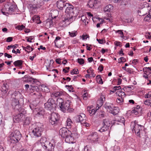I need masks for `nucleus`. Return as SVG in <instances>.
I'll use <instances>...</instances> for the list:
<instances>
[{
  "mask_svg": "<svg viewBox=\"0 0 151 151\" xmlns=\"http://www.w3.org/2000/svg\"><path fill=\"white\" fill-rule=\"evenodd\" d=\"M65 6L66 7L65 13L68 14L67 15L63 21L66 23L68 22L71 23L75 19L76 16L77 15L78 9L67 3L65 4Z\"/></svg>",
  "mask_w": 151,
  "mask_h": 151,
  "instance_id": "obj_1",
  "label": "nucleus"
},
{
  "mask_svg": "<svg viewBox=\"0 0 151 151\" xmlns=\"http://www.w3.org/2000/svg\"><path fill=\"white\" fill-rule=\"evenodd\" d=\"M59 134L62 137L65 139V141L66 142L69 143H73L74 138H76V137L75 136L76 134L72 133L66 128L63 127L60 129Z\"/></svg>",
  "mask_w": 151,
  "mask_h": 151,
  "instance_id": "obj_2",
  "label": "nucleus"
},
{
  "mask_svg": "<svg viewBox=\"0 0 151 151\" xmlns=\"http://www.w3.org/2000/svg\"><path fill=\"white\" fill-rule=\"evenodd\" d=\"M32 134L35 138L41 136L43 130V124L39 122L37 123L32 125Z\"/></svg>",
  "mask_w": 151,
  "mask_h": 151,
  "instance_id": "obj_3",
  "label": "nucleus"
},
{
  "mask_svg": "<svg viewBox=\"0 0 151 151\" xmlns=\"http://www.w3.org/2000/svg\"><path fill=\"white\" fill-rule=\"evenodd\" d=\"M45 108L51 111H54L56 109L57 104L55 100L52 98L49 99L45 104Z\"/></svg>",
  "mask_w": 151,
  "mask_h": 151,
  "instance_id": "obj_4",
  "label": "nucleus"
},
{
  "mask_svg": "<svg viewBox=\"0 0 151 151\" xmlns=\"http://www.w3.org/2000/svg\"><path fill=\"white\" fill-rule=\"evenodd\" d=\"M17 111H19V113L13 117V121L15 123L22 121L24 117L25 110L24 109H20Z\"/></svg>",
  "mask_w": 151,
  "mask_h": 151,
  "instance_id": "obj_5",
  "label": "nucleus"
},
{
  "mask_svg": "<svg viewBox=\"0 0 151 151\" xmlns=\"http://www.w3.org/2000/svg\"><path fill=\"white\" fill-rule=\"evenodd\" d=\"M131 126L133 132H134V131L136 135L140 136V134L142 133L144 127L135 123H132Z\"/></svg>",
  "mask_w": 151,
  "mask_h": 151,
  "instance_id": "obj_6",
  "label": "nucleus"
},
{
  "mask_svg": "<svg viewBox=\"0 0 151 151\" xmlns=\"http://www.w3.org/2000/svg\"><path fill=\"white\" fill-rule=\"evenodd\" d=\"M71 103L72 102L71 101L68 100H67L64 104H63V105L61 107V110L63 112H65L66 111L68 112L71 111V108L73 106Z\"/></svg>",
  "mask_w": 151,
  "mask_h": 151,
  "instance_id": "obj_7",
  "label": "nucleus"
},
{
  "mask_svg": "<svg viewBox=\"0 0 151 151\" xmlns=\"http://www.w3.org/2000/svg\"><path fill=\"white\" fill-rule=\"evenodd\" d=\"M59 114L55 113H52L50 116L49 122L51 124L55 125L57 124L58 121L59 120Z\"/></svg>",
  "mask_w": 151,
  "mask_h": 151,
  "instance_id": "obj_8",
  "label": "nucleus"
},
{
  "mask_svg": "<svg viewBox=\"0 0 151 151\" xmlns=\"http://www.w3.org/2000/svg\"><path fill=\"white\" fill-rule=\"evenodd\" d=\"M102 124L103 126L99 130L101 132H105L108 129L110 125V123L108 119H105L103 120Z\"/></svg>",
  "mask_w": 151,
  "mask_h": 151,
  "instance_id": "obj_9",
  "label": "nucleus"
},
{
  "mask_svg": "<svg viewBox=\"0 0 151 151\" xmlns=\"http://www.w3.org/2000/svg\"><path fill=\"white\" fill-rule=\"evenodd\" d=\"M55 143L53 141L49 142L47 145L44 146L43 148L45 151H54L55 147Z\"/></svg>",
  "mask_w": 151,
  "mask_h": 151,
  "instance_id": "obj_10",
  "label": "nucleus"
},
{
  "mask_svg": "<svg viewBox=\"0 0 151 151\" xmlns=\"http://www.w3.org/2000/svg\"><path fill=\"white\" fill-rule=\"evenodd\" d=\"M17 6L16 5H12L10 6L7 5L4 6V10L5 9L6 11L8 12L9 14H12L17 10Z\"/></svg>",
  "mask_w": 151,
  "mask_h": 151,
  "instance_id": "obj_11",
  "label": "nucleus"
},
{
  "mask_svg": "<svg viewBox=\"0 0 151 151\" xmlns=\"http://www.w3.org/2000/svg\"><path fill=\"white\" fill-rule=\"evenodd\" d=\"M12 106L13 109L17 110H19L20 109H22L20 107L19 100L18 99L15 98H13L12 99Z\"/></svg>",
  "mask_w": 151,
  "mask_h": 151,
  "instance_id": "obj_12",
  "label": "nucleus"
},
{
  "mask_svg": "<svg viewBox=\"0 0 151 151\" xmlns=\"http://www.w3.org/2000/svg\"><path fill=\"white\" fill-rule=\"evenodd\" d=\"M33 113L37 116H43L45 114V111L42 108H37L33 110Z\"/></svg>",
  "mask_w": 151,
  "mask_h": 151,
  "instance_id": "obj_13",
  "label": "nucleus"
},
{
  "mask_svg": "<svg viewBox=\"0 0 151 151\" xmlns=\"http://www.w3.org/2000/svg\"><path fill=\"white\" fill-rule=\"evenodd\" d=\"M89 137L91 141L93 142L98 141L99 137L96 132H92L89 136Z\"/></svg>",
  "mask_w": 151,
  "mask_h": 151,
  "instance_id": "obj_14",
  "label": "nucleus"
},
{
  "mask_svg": "<svg viewBox=\"0 0 151 151\" xmlns=\"http://www.w3.org/2000/svg\"><path fill=\"white\" fill-rule=\"evenodd\" d=\"M65 1L63 0L58 1L57 2V6L58 8L60 10L63 9L64 7L65 8L66 6H65Z\"/></svg>",
  "mask_w": 151,
  "mask_h": 151,
  "instance_id": "obj_15",
  "label": "nucleus"
},
{
  "mask_svg": "<svg viewBox=\"0 0 151 151\" xmlns=\"http://www.w3.org/2000/svg\"><path fill=\"white\" fill-rule=\"evenodd\" d=\"M77 121L78 122H80L81 124L85 120V115L83 114H81L80 115H77L76 116Z\"/></svg>",
  "mask_w": 151,
  "mask_h": 151,
  "instance_id": "obj_16",
  "label": "nucleus"
},
{
  "mask_svg": "<svg viewBox=\"0 0 151 151\" xmlns=\"http://www.w3.org/2000/svg\"><path fill=\"white\" fill-rule=\"evenodd\" d=\"M11 134L12 135H14V136L17 138V139L19 141L20 140L21 137V134L18 130H15L14 132Z\"/></svg>",
  "mask_w": 151,
  "mask_h": 151,
  "instance_id": "obj_17",
  "label": "nucleus"
},
{
  "mask_svg": "<svg viewBox=\"0 0 151 151\" xmlns=\"http://www.w3.org/2000/svg\"><path fill=\"white\" fill-rule=\"evenodd\" d=\"M32 86V88L33 89H36V90L37 92L36 93H34V94L36 95L37 96V97L38 98H40V97L42 96V94L40 92H38V91L39 90V89L38 88V87L37 86Z\"/></svg>",
  "mask_w": 151,
  "mask_h": 151,
  "instance_id": "obj_18",
  "label": "nucleus"
},
{
  "mask_svg": "<svg viewBox=\"0 0 151 151\" xmlns=\"http://www.w3.org/2000/svg\"><path fill=\"white\" fill-rule=\"evenodd\" d=\"M61 38V37L59 36L57 37H56L54 41V43L55 46L57 47L59 46L61 47L63 46V44H60V40Z\"/></svg>",
  "mask_w": 151,
  "mask_h": 151,
  "instance_id": "obj_19",
  "label": "nucleus"
},
{
  "mask_svg": "<svg viewBox=\"0 0 151 151\" xmlns=\"http://www.w3.org/2000/svg\"><path fill=\"white\" fill-rule=\"evenodd\" d=\"M40 141L42 148L45 145H47V143L49 142V141L47 140V139L45 137L42 138L40 139Z\"/></svg>",
  "mask_w": 151,
  "mask_h": 151,
  "instance_id": "obj_20",
  "label": "nucleus"
},
{
  "mask_svg": "<svg viewBox=\"0 0 151 151\" xmlns=\"http://www.w3.org/2000/svg\"><path fill=\"white\" fill-rule=\"evenodd\" d=\"M97 3V1L95 0H90L88 2V5L89 7L92 8L96 6Z\"/></svg>",
  "mask_w": 151,
  "mask_h": 151,
  "instance_id": "obj_21",
  "label": "nucleus"
},
{
  "mask_svg": "<svg viewBox=\"0 0 151 151\" xmlns=\"http://www.w3.org/2000/svg\"><path fill=\"white\" fill-rule=\"evenodd\" d=\"M10 142L11 143H15L17 142L19 140L17 139V138L14 136V135H12L11 134L10 135Z\"/></svg>",
  "mask_w": 151,
  "mask_h": 151,
  "instance_id": "obj_22",
  "label": "nucleus"
},
{
  "mask_svg": "<svg viewBox=\"0 0 151 151\" xmlns=\"http://www.w3.org/2000/svg\"><path fill=\"white\" fill-rule=\"evenodd\" d=\"M63 95V92L62 91H55L52 94V96H53L55 97H58Z\"/></svg>",
  "mask_w": 151,
  "mask_h": 151,
  "instance_id": "obj_23",
  "label": "nucleus"
},
{
  "mask_svg": "<svg viewBox=\"0 0 151 151\" xmlns=\"http://www.w3.org/2000/svg\"><path fill=\"white\" fill-rule=\"evenodd\" d=\"M110 113L114 115H116L117 114L119 111V109L117 107H114Z\"/></svg>",
  "mask_w": 151,
  "mask_h": 151,
  "instance_id": "obj_24",
  "label": "nucleus"
},
{
  "mask_svg": "<svg viewBox=\"0 0 151 151\" xmlns=\"http://www.w3.org/2000/svg\"><path fill=\"white\" fill-rule=\"evenodd\" d=\"M9 86L7 83H4L3 86L2 87V91L3 92V93L5 94L8 91V88Z\"/></svg>",
  "mask_w": 151,
  "mask_h": 151,
  "instance_id": "obj_25",
  "label": "nucleus"
},
{
  "mask_svg": "<svg viewBox=\"0 0 151 151\" xmlns=\"http://www.w3.org/2000/svg\"><path fill=\"white\" fill-rule=\"evenodd\" d=\"M113 9V6L111 4H109L104 8V11L105 12H110Z\"/></svg>",
  "mask_w": 151,
  "mask_h": 151,
  "instance_id": "obj_26",
  "label": "nucleus"
},
{
  "mask_svg": "<svg viewBox=\"0 0 151 151\" xmlns=\"http://www.w3.org/2000/svg\"><path fill=\"white\" fill-rule=\"evenodd\" d=\"M23 61L21 60H17L15 61L13 63V64L15 66H20L23 63Z\"/></svg>",
  "mask_w": 151,
  "mask_h": 151,
  "instance_id": "obj_27",
  "label": "nucleus"
},
{
  "mask_svg": "<svg viewBox=\"0 0 151 151\" xmlns=\"http://www.w3.org/2000/svg\"><path fill=\"white\" fill-rule=\"evenodd\" d=\"M57 104H58L60 108L61 109L62 107V106L63 105L64 101L61 98H58L57 100Z\"/></svg>",
  "mask_w": 151,
  "mask_h": 151,
  "instance_id": "obj_28",
  "label": "nucleus"
},
{
  "mask_svg": "<svg viewBox=\"0 0 151 151\" xmlns=\"http://www.w3.org/2000/svg\"><path fill=\"white\" fill-rule=\"evenodd\" d=\"M96 81L97 83L99 84H102L103 82L102 79L100 75H98L96 77Z\"/></svg>",
  "mask_w": 151,
  "mask_h": 151,
  "instance_id": "obj_29",
  "label": "nucleus"
},
{
  "mask_svg": "<svg viewBox=\"0 0 151 151\" xmlns=\"http://www.w3.org/2000/svg\"><path fill=\"white\" fill-rule=\"evenodd\" d=\"M115 122H113L114 124H115L116 123V122H120L124 124L125 123V120L124 117H119V119L117 120H115Z\"/></svg>",
  "mask_w": 151,
  "mask_h": 151,
  "instance_id": "obj_30",
  "label": "nucleus"
},
{
  "mask_svg": "<svg viewBox=\"0 0 151 151\" xmlns=\"http://www.w3.org/2000/svg\"><path fill=\"white\" fill-rule=\"evenodd\" d=\"M31 119L29 117H26L24 122V124L29 125L31 122Z\"/></svg>",
  "mask_w": 151,
  "mask_h": 151,
  "instance_id": "obj_31",
  "label": "nucleus"
},
{
  "mask_svg": "<svg viewBox=\"0 0 151 151\" xmlns=\"http://www.w3.org/2000/svg\"><path fill=\"white\" fill-rule=\"evenodd\" d=\"M120 148L119 146L115 145L111 147V151H119Z\"/></svg>",
  "mask_w": 151,
  "mask_h": 151,
  "instance_id": "obj_32",
  "label": "nucleus"
},
{
  "mask_svg": "<svg viewBox=\"0 0 151 151\" xmlns=\"http://www.w3.org/2000/svg\"><path fill=\"white\" fill-rule=\"evenodd\" d=\"M67 126L68 127V128H70L72 124V122L70 119L68 118L66 121Z\"/></svg>",
  "mask_w": 151,
  "mask_h": 151,
  "instance_id": "obj_33",
  "label": "nucleus"
},
{
  "mask_svg": "<svg viewBox=\"0 0 151 151\" xmlns=\"http://www.w3.org/2000/svg\"><path fill=\"white\" fill-rule=\"evenodd\" d=\"M143 70L144 72L149 73V74L151 73V67H145L143 68Z\"/></svg>",
  "mask_w": 151,
  "mask_h": 151,
  "instance_id": "obj_34",
  "label": "nucleus"
},
{
  "mask_svg": "<svg viewBox=\"0 0 151 151\" xmlns=\"http://www.w3.org/2000/svg\"><path fill=\"white\" fill-rule=\"evenodd\" d=\"M68 33L70 37H73L76 35L77 34V32L76 31H74L72 32H69Z\"/></svg>",
  "mask_w": 151,
  "mask_h": 151,
  "instance_id": "obj_35",
  "label": "nucleus"
},
{
  "mask_svg": "<svg viewBox=\"0 0 151 151\" xmlns=\"http://www.w3.org/2000/svg\"><path fill=\"white\" fill-rule=\"evenodd\" d=\"M32 19L33 20H35L38 21H39V22H37V24H40L41 23V21L40 20V17L38 16H37L36 15L35 16L32 17Z\"/></svg>",
  "mask_w": 151,
  "mask_h": 151,
  "instance_id": "obj_36",
  "label": "nucleus"
},
{
  "mask_svg": "<svg viewBox=\"0 0 151 151\" xmlns=\"http://www.w3.org/2000/svg\"><path fill=\"white\" fill-rule=\"evenodd\" d=\"M104 107L107 109H109L110 110L109 112H110L111 110H112L113 108L110 105H108V104H105L104 105Z\"/></svg>",
  "mask_w": 151,
  "mask_h": 151,
  "instance_id": "obj_37",
  "label": "nucleus"
},
{
  "mask_svg": "<svg viewBox=\"0 0 151 151\" xmlns=\"http://www.w3.org/2000/svg\"><path fill=\"white\" fill-rule=\"evenodd\" d=\"M83 151H91V148L89 145H87L84 147Z\"/></svg>",
  "mask_w": 151,
  "mask_h": 151,
  "instance_id": "obj_38",
  "label": "nucleus"
},
{
  "mask_svg": "<svg viewBox=\"0 0 151 151\" xmlns=\"http://www.w3.org/2000/svg\"><path fill=\"white\" fill-rule=\"evenodd\" d=\"M18 46V45L17 44H15L14 45H9L7 46V49L8 50H9L10 48L12 47L14 49H15L17 48Z\"/></svg>",
  "mask_w": 151,
  "mask_h": 151,
  "instance_id": "obj_39",
  "label": "nucleus"
},
{
  "mask_svg": "<svg viewBox=\"0 0 151 151\" xmlns=\"http://www.w3.org/2000/svg\"><path fill=\"white\" fill-rule=\"evenodd\" d=\"M105 113L104 111H100L99 112V115L100 118H102L104 117Z\"/></svg>",
  "mask_w": 151,
  "mask_h": 151,
  "instance_id": "obj_40",
  "label": "nucleus"
},
{
  "mask_svg": "<svg viewBox=\"0 0 151 151\" xmlns=\"http://www.w3.org/2000/svg\"><path fill=\"white\" fill-rule=\"evenodd\" d=\"M78 73V70L77 69H74L70 72L71 74H77Z\"/></svg>",
  "mask_w": 151,
  "mask_h": 151,
  "instance_id": "obj_41",
  "label": "nucleus"
},
{
  "mask_svg": "<svg viewBox=\"0 0 151 151\" xmlns=\"http://www.w3.org/2000/svg\"><path fill=\"white\" fill-rule=\"evenodd\" d=\"M144 104L146 105L151 106V99L146 100L145 101Z\"/></svg>",
  "mask_w": 151,
  "mask_h": 151,
  "instance_id": "obj_42",
  "label": "nucleus"
},
{
  "mask_svg": "<svg viewBox=\"0 0 151 151\" xmlns=\"http://www.w3.org/2000/svg\"><path fill=\"white\" fill-rule=\"evenodd\" d=\"M116 33H119V34L121 35V37L123 38H124V34L122 30H116L115 31Z\"/></svg>",
  "mask_w": 151,
  "mask_h": 151,
  "instance_id": "obj_43",
  "label": "nucleus"
},
{
  "mask_svg": "<svg viewBox=\"0 0 151 151\" xmlns=\"http://www.w3.org/2000/svg\"><path fill=\"white\" fill-rule=\"evenodd\" d=\"M77 60L78 63L81 65H82L84 63V60L82 58H78Z\"/></svg>",
  "mask_w": 151,
  "mask_h": 151,
  "instance_id": "obj_44",
  "label": "nucleus"
},
{
  "mask_svg": "<svg viewBox=\"0 0 151 151\" xmlns=\"http://www.w3.org/2000/svg\"><path fill=\"white\" fill-rule=\"evenodd\" d=\"M116 102L118 103H122L123 101V99L120 96H119L116 100Z\"/></svg>",
  "mask_w": 151,
  "mask_h": 151,
  "instance_id": "obj_45",
  "label": "nucleus"
},
{
  "mask_svg": "<svg viewBox=\"0 0 151 151\" xmlns=\"http://www.w3.org/2000/svg\"><path fill=\"white\" fill-rule=\"evenodd\" d=\"M145 98H150L151 99V91H149L148 92L147 94L145 96Z\"/></svg>",
  "mask_w": 151,
  "mask_h": 151,
  "instance_id": "obj_46",
  "label": "nucleus"
},
{
  "mask_svg": "<svg viewBox=\"0 0 151 151\" xmlns=\"http://www.w3.org/2000/svg\"><path fill=\"white\" fill-rule=\"evenodd\" d=\"M81 124L83 126H85L86 127H88L90 126V124L86 122L85 120L84 122H83Z\"/></svg>",
  "mask_w": 151,
  "mask_h": 151,
  "instance_id": "obj_47",
  "label": "nucleus"
},
{
  "mask_svg": "<svg viewBox=\"0 0 151 151\" xmlns=\"http://www.w3.org/2000/svg\"><path fill=\"white\" fill-rule=\"evenodd\" d=\"M66 87H68L67 88L68 89L69 91L70 92L73 91V88L72 86L66 85Z\"/></svg>",
  "mask_w": 151,
  "mask_h": 151,
  "instance_id": "obj_48",
  "label": "nucleus"
},
{
  "mask_svg": "<svg viewBox=\"0 0 151 151\" xmlns=\"http://www.w3.org/2000/svg\"><path fill=\"white\" fill-rule=\"evenodd\" d=\"M151 19V17L149 16V15H147L144 18V20L145 21H149Z\"/></svg>",
  "mask_w": 151,
  "mask_h": 151,
  "instance_id": "obj_49",
  "label": "nucleus"
},
{
  "mask_svg": "<svg viewBox=\"0 0 151 151\" xmlns=\"http://www.w3.org/2000/svg\"><path fill=\"white\" fill-rule=\"evenodd\" d=\"M114 44L116 46H119V47H121L122 46V43L121 42L118 41H116L114 42Z\"/></svg>",
  "mask_w": 151,
  "mask_h": 151,
  "instance_id": "obj_50",
  "label": "nucleus"
},
{
  "mask_svg": "<svg viewBox=\"0 0 151 151\" xmlns=\"http://www.w3.org/2000/svg\"><path fill=\"white\" fill-rule=\"evenodd\" d=\"M91 112H90V115L91 116H92L96 112L97 110L94 109H92L91 110Z\"/></svg>",
  "mask_w": 151,
  "mask_h": 151,
  "instance_id": "obj_51",
  "label": "nucleus"
},
{
  "mask_svg": "<svg viewBox=\"0 0 151 151\" xmlns=\"http://www.w3.org/2000/svg\"><path fill=\"white\" fill-rule=\"evenodd\" d=\"M51 63V60H50V61H48V63H47V62H46V66L47 69H48L50 68V66Z\"/></svg>",
  "mask_w": 151,
  "mask_h": 151,
  "instance_id": "obj_52",
  "label": "nucleus"
},
{
  "mask_svg": "<svg viewBox=\"0 0 151 151\" xmlns=\"http://www.w3.org/2000/svg\"><path fill=\"white\" fill-rule=\"evenodd\" d=\"M25 27L23 25L18 26L17 27V29L19 30H22Z\"/></svg>",
  "mask_w": 151,
  "mask_h": 151,
  "instance_id": "obj_53",
  "label": "nucleus"
},
{
  "mask_svg": "<svg viewBox=\"0 0 151 151\" xmlns=\"http://www.w3.org/2000/svg\"><path fill=\"white\" fill-rule=\"evenodd\" d=\"M29 107L32 110H34L36 108H35V106L32 104H31L29 105Z\"/></svg>",
  "mask_w": 151,
  "mask_h": 151,
  "instance_id": "obj_54",
  "label": "nucleus"
},
{
  "mask_svg": "<svg viewBox=\"0 0 151 151\" xmlns=\"http://www.w3.org/2000/svg\"><path fill=\"white\" fill-rule=\"evenodd\" d=\"M138 110H136V109H134L132 110V113H134L135 115L138 114L139 112Z\"/></svg>",
  "mask_w": 151,
  "mask_h": 151,
  "instance_id": "obj_55",
  "label": "nucleus"
},
{
  "mask_svg": "<svg viewBox=\"0 0 151 151\" xmlns=\"http://www.w3.org/2000/svg\"><path fill=\"white\" fill-rule=\"evenodd\" d=\"M22 47L24 50L25 51H27V50L26 49H27L28 50H29L30 49L31 47L29 45H28L26 47L23 46Z\"/></svg>",
  "mask_w": 151,
  "mask_h": 151,
  "instance_id": "obj_56",
  "label": "nucleus"
},
{
  "mask_svg": "<svg viewBox=\"0 0 151 151\" xmlns=\"http://www.w3.org/2000/svg\"><path fill=\"white\" fill-rule=\"evenodd\" d=\"M105 99V97H104L103 96H101V97L100 98V99L98 101V103H99V102L100 101H102L103 103H104V100L103 99Z\"/></svg>",
  "mask_w": 151,
  "mask_h": 151,
  "instance_id": "obj_57",
  "label": "nucleus"
},
{
  "mask_svg": "<svg viewBox=\"0 0 151 151\" xmlns=\"http://www.w3.org/2000/svg\"><path fill=\"white\" fill-rule=\"evenodd\" d=\"M138 63V60L137 59H134L132 60V63L133 65H135Z\"/></svg>",
  "mask_w": 151,
  "mask_h": 151,
  "instance_id": "obj_58",
  "label": "nucleus"
},
{
  "mask_svg": "<svg viewBox=\"0 0 151 151\" xmlns=\"http://www.w3.org/2000/svg\"><path fill=\"white\" fill-rule=\"evenodd\" d=\"M13 40V38L12 37H9L6 38V41L7 42H10Z\"/></svg>",
  "mask_w": 151,
  "mask_h": 151,
  "instance_id": "obj_59",
  "label": "nucleus"
},
{
  "mask_svg": "<svg viewBox=\"0 0 151 151\" xmlns=\"http://www.w3.org/2000/svg\"><path fill=\"white\" fill-rule=\"evenodd\" d=\"M89 35H84L83 34L82 35V38L83 40H86L87 37H89Z\"/></svg>",
  "mask_w": 151,
  "mask_h": 151,
  "instance_id": "obj_60",
  "label": "nucleus"
},
{
  "mask_svg": "<svg viewBox=\"0 0 151 151\" xmlns=\"http://www.w3.org/2000/svg\"><path fill=\"white\" fill-rule=\"evenodd\" d=\"M104 69V67L102 65H101L99 67L98 70H99L100 72L103 71Z\"/></svg>",
  "mask_w": 151,
  "mask_h": 151,
  "instance_id": "obj_61",
  "label": "nucleus"
},
{
  "mask_svg": "<svg viewBox=\"0 0 151 151\" xmlns=\"http://www.w3.org/2000/svg\"><path fill=\"white\" fill-rule=\"evenodd\" d=\"M4 55L5 57H6L8 58H12V56L10 54H9L6 53H5L4 54Z\"/></svg>",
  "mask_w": 151,
  "mask_h": 151,
  "instance_id": "obj_62",
  "label": "nucleus"
},
{
  "mask_svg": "<svg viewBox=\"0 0 151 151\" xmlns=\"http://www.w3.org/2000/svg\"><path fill=\"white\" fill-rule=\"evenodd\" d=\"M121 88V86H114L113 88V90H120Z\"/></svg>",
  "mask_w": 151,
  "mask_h": 151,
  "instance_id": "obj_63",
  "label": "nucleus"
},
{
  "mask_svg": "<svg viewBox=\"0 0 151 151\" xmlns=\"http://www.w3.org/2000/svg\"><path fill=\"white\" fill-rule=\"evenodd\" d=\"M32 36H30L28 37L27 40V42H32V40H33V38H32Z\"/></svg>",
  "mask_w": 151,
  "mask_h": 151,
  "instance_id": "obj_64",
  "label": "nucleus"
}]
</instances>
